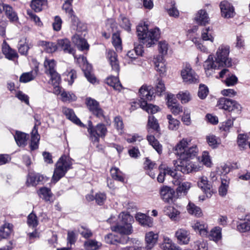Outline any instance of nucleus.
Wrapping results in <instances>:
<instances>
[{
	"mask_svg": "<svg viewBox=\"0 0 250 250\" xmlns=\"http://www.w3.org/2000/svg\"><path fill=\"white\" fill-rule=\"evenodd\" d=\"M144 167L146 170H149L147 173L150 177L152 178H154L155 177V174L153 172H152L151 170L156 168L155 163L148 158H146L144 163Z\"/></svg>",
	"mask_w": 250,
	"mask_h": 250,
	"instance_id": "obj_47",
	"label": "nucleus"
},
{
	"mask_svg": "<svg viewBox=\"0 0 250 250\" xmlns=\"http://www.w3.org/2000/svg\"><path fill=\"white\" fill-rule=\"evenodd\" d=\"M62 100L63 102H72L77 99V97L72 93L63 91L61 93Z\"/></svg>",
	"mask_w": 250,
	"mask_h": 250,
	"instance_id": "obj_58",
	"label": "nucleus"
},
{
	"mask_svg": "<svg viewBox=\"0 0 250 250\" xmlns=\"http://www.w3.org/2000/svg\"><path fill=\"white\" fill-rule=\"evenodd\" d=\"M72 1L73 0H65L62 5V9L65 10L66 13H67L68 14V16L71 18L73 17H74V18L75 17L72 7Z\"/></svg>",
	"mask_w": 250,
	"mask_h": 250,
	"instance_id": "obj_57",
	"label": "nucleus"
},
{
	"mask_svg": "<svg viewBox=\"0 0 250 250\" xmlns=\"http://www.w3.org/2000/svg\"><path fill=\"white\" fill-rule=\"evenodd\" d=\"M196 23L200 25H205L208 23L209 18L208 13L205 10H200L197 12L194 17Z\"/></svg>",
	"mask_w": 250,
	"mask_h": 250,
	"instance_id": "obj_23",
	"label": "nucleus"
},
{
	"mask_svg": "<svg viewBox=\"0 0 250 250\" xmlns=\"http://www.w3.org/2000/svg\"><path fill=\"white\" fill-rule=\"evenodd\" d=\"M110 173L112 178L117 181L124 182V177L122 172L117 167H114L111 168Z\"/></svg>",
	"mask_w": 250,
	"mask_h": 250,
	"instance_id": "obj_44",
	"label": "nucleus"
},
{
	"mask_svg": "<svg viewBox=\"0 0 250 250\" xmlns=\"http://www.w3.org/2000/svg\"><path fill=\"white\" fill-rule=\"evenodd\" d=\"M72 41L79 49L82 50L88 49L89 45L87 42L80 35L77 34L74 35L72 38Z\"/></svg>",
	"mask_w": 250,
	"mask_h": 250,
	"instance_id": "obj_29",
	"label": "nucleus"
},
{
	"mask_svg": "<svg viewBox=\"0 0 250 250\" xmlns=\"http://www.w3.org/2000/svg\"><path fill=\"white\" fill-rule=\"evenodd\" d=\"M204 67L207 75L211 74L209 71L219 69L222 67L221 65H219V63L217 62L216 59H215L214 61H213V58L211 55H209L208 59L205 62Z\"/></svg>",
	"mask_w": 250,
	"mask_h": 250,
	"instance_id": "obj_18",
	"label": "nucleus"
},
{
	"mask_svg": "<svg viewBox=\"0 0 250 250\" xmlns=\"http://www.w3.org/2000/svg\"><path fill=\"white\" fill-rule=\"evenodd\" d=\"M134 222L133 216L127 213L121 212L118 216V223L111 227L112 231L121 234L129 235L132 233V224Z\"/></svg>",
	"mask_w": 250,
	"mask_h": 250,
	"instance_id": "obj_3",
	"label": "nucleus"
},
{
	"mask_svg": "<svg viewBox=\"0 0 250 250\" xmlns=\"http://www.w3.org/2000/svg\"><path fill=\"white\" fill-rule=\"evenodd\" d=\"M88 132L93 141L98 142L99 138H104L106 135L107 130L105 126L103 124H99L93 127L91 121L88 122Z\"/></svg>",
	"mask_w": 250,
	"mask_h": 250,
	"instance_id": "obj_8",
	"label": "nucleus"
},
{
	"mask_svg": "<svg viewBox=\"0 0 250 250\" xmlns=\"http://www.w3.org/2000/svg\"><path fill=\"white\" fill-rule=\"evenodd\" d=\"M107 58L112 69L118 74L120 67L116 53L113 50H109L107 53Z\"/></svg>",
	"mask_w": 250,
	"mask_h": 250,
	"instance_id": "obj_26",
	"label": "nucleus"
},
{
	"mask_svg": "<svg viewBox=\"0 0 250 250\" xmlns=\"http://www.w3.org/2000/svg\"><path fill=\"white\" fill-rule=\"evenodd\" d=\"M58 48H60L65 53L72 54L74 56V50L71 46V42L67 39H59L57 41Z\"/></svg>",
	"mask_w": 250,
	"mask_h": 250,
	"instance_id": "obj_16",
	"label": "nucleus"
},
{
	"mask_svg": "<svg viewBox=\"0 0 250 250\" xmlns=\"http://www.w3.org/2000/svg\"><path fill=\"white\" fill-rule=\"evenodd\" d=\"M187 208L189 214L197 217H200L202 215L201 208L195 206L193 203L189 202Z\"/></svg>",
	"mask_w": 250,
	"mask_h": 250,
	"instance_id": "obj_43",
	"label": "nucleus"
},
{
	"mask_svg": "<svg viewBox=\"0 0 250 250\" xmlns=\"http://www.w3.org/2000/svg\"><path fill=\"white\" fill-rule=\"evenodd\" d=\"M229 47L227 45H221L218 48L214 57L219 65L223 67H230L232 66L231 59L229 57Z\"/></svg>",
	"mask_w": 250,
	"mask_h": 250,
	"instance_id": "obj_6",
	"label": "nucleus"
},
{
	"mask_svg": "<svg viewBox=\"0 0 250 250\" xmlns=\"http://www.w3.org/2000/svg\"><path fill=\"white\" fill-rule=\"evenodd\" d=\"M174 193V190L172 188L167 186L163 187L160 190L161 197L165 202L172 201Z\"/></svg>",
	"mask_w": 250,
	"mask_h": 250,
	"instance_id": "obj_24",
	"label": "nucleus"
},
{
	"mask_svg": "<svg viewBox=\"0 0 250 250\" xmlns=\"http://www.w3.org/2000/svg\"><path fill=\"white\" fill-rule=\"evenodd\" d=\"M192 247L196 250H208V244L206 241H204L202 239L194 241L192 245Z\"/></svg>",
	"mask_w": 250,
	"mask_h": 250,
	"instance_id": "obj_55",
	"label": "nucleus"
},
{
	"mask_svg": "<svg viewBox=\"0 0 250 250\" xmlns=\"http://www.w3.org/2000/svg\"><path fill=\"white\" fill-rule=\"evenodd\" d=\"M37 72L31 71L27 73H23L20 78V81L23 83H27L33 80L36 76Z\"/></svg>",
	"mask_w": 250,
	"mask_h": 250,
	"instance_id": "obj_51",
	"label": "nucleus"
},
{
	"mask_svg": "<svg viewBox=\"0 0 250 250\" xmlns=\"http://www.w3.org/2000/svg\"><path fill=\"white\" fill-rule=\"evenodd\" d=\"M183 179L179 178L177 175L176 179L173 181L174 185L178 186L176 189L177 193H183L186 194L190 188V183L188 182H183Z\"/></svg>",
	"mask_w": 250,
	"mask_h": 250,
	"instance_id": "obj_15",
	"label": "nucleus"
},
{
	"mask_svg": "<svg viewBox=\"0 0 250 250\" xmlns=\"http://www.w3.org/2000/svg\"><path fill=\"white\" fill-rule=\"evenodd\" d=\"M164 211L172 220H177L180 215V212L176 208L171 206H167L165 208Z\"/></svg>",
	"mask_w": 250,
	"mask_h": 250,
	"instance_id": "obj_38",
	"label": "nucleus"
},
{
	"mask_svg": "<svg viewBox=\"0 0 250 250\" xmlns=\"http://www.w3.org/2000/svg\"><path fill=\"white\" fill-rule=\"evenodd\" d=\"M72 159L66 155H62L56 164V168L52 178L54 183L57 182L72 168Z\"/></svg>",
	"mask_w": 250,
	"mask_h": 250,
	"instance_id": "obj_4",
	"label": "nucleus"
},
{
	"mask_svg": "<svg viewBox=\"0 0 250 250\" xmlns=\"http://www.w3.org/2000/svg\"><path fill=\"white\" fill-rule=\"evenodd\" d=\"M217 105L219 108L228 110L235 115L240 114L241 111L242 107L238 103L226 98L219 99Z\"/></svg>",
	"mask_w": 250,
	"mask_h": 250,
	"instance_id": "obj_7",
	"label": "nucleus"
},
{
	"mask_svg": "<svg viewBox=\"0 0 250 250\" xmlns=\"http://www.w3.org/2000/svg\"><path fill=\"white\" fill-rule=\"evenodd\" d=\"M206 140L208 145L212 148H216L221 144V139L215 135H209L206 137Z\"/></svg>",
	"mask_w": 250,
	"mask_h": 250,
	"instance_id": "obj_42",
	"label": "nucleus"
},
{
	"mask_svg": "<svg viewBox=\"0 0 250 250\" xmlns=\"http://www.w3.org/2000/svg\"><path fill=\"white\" fill-rule=\"evenodd\" d=\"M175 236L180 244H188L190 241V233L185 229H178L175 232Z\"/></svg>",
	"mask_w": 250,
	"mask_h": 250,
	"instance_id": "obj_17",
	"label": "nucleus"
},
{
	"mask_svg": "<svg viewBox=\"0 0 250 250\" xmlns=\"http://www.w3.org/2000/svg\"><path fill=\"white\" fill-rule=\"evenodd\" d=\"M198 187L202 190L208 198L211 196L213 189L211 185L208 183L206 177L202 176L199 178L198 182Z\"/></svg>",
	"mask_w": 250,
	"mask_h": 250,
	"instance_id": "obj_13",
	"label": "nucleus"
},
{
	"mask_svg": "<svg viewBox=\"0 0 250 250\" xmlns=\"http://www.w3.org/2000/svg\"><path fill=\"white\" fill-rule=\"evenodd\" d=\"M56 65V62L54 60L46 59L44 62L45 73L48 74L49 73L55 71Z\"/></svg>",
	"mask_w": 250,
	"mask_h": 250,
	"instance_id": "obj_52",
	"label": "nucleus"
},
{
	"mask_svg": "<svg viewBox=\"0 0 250 250\" xmlns=\"http://www.w3.org/2000/svg\"><path fill=\"white\" fill-rule=\"evenodd\" d=\"M248 137L246 134H239L237 137V144L240 149L246 148L249 143L248 142Z\"/></svg>",
	"mask_w": 250,
	"mask_h": 250,
	"instance_id": "obj_50",
	"label": "nucleus"
},
{
	"mask_svg": "<svg viewBox=\"0 0 250 250\" xmlns=\"http://www.w3.org/2000/svg\"><path fill=\"white\" fill-rule=\"evenodd\" d=\"M62 112L66 116L67 118L74 123L80 126H83V124L81 122L80 119L77 117L72 109L67 107H63L62 108Z\"/></svg>",
	"mask_w": 250,
	"mask_h": 250,
	"instance_id": "obj_28",
	"label": "nucleus"
},
{
	"mask_svg": "<svg viewBox=\"0 0 250 250\" xmlns=\"http://www.w3.org/2000/svg\"><path fill=\"white\" fill-rule=\"evenodd\" d=\"M229 180L227 177L221 178V184L219 188V194L221 196H225L228 192Z\"/></svg>",
	"mask_w": 250,
	"mask_h": 250,
	"instance_id": "obj_40",
	"label": "nucleus"
},
{
	"mask_svg": "<svg viewBox=\"0 0 250 250\" xmlns=\"http://www.w3.org/2000/svg\"><path fill=\"white\" fill-rule=\"evenodd\" d=\"M147 140L149 144L155 149L159 154L162 152V146L159 143V141L155 139L153 135H147Z\"/></svg>",
	"mask_w": 250,
	"mask_h": 250,
	"instance_id": "obj_41",
	"label": "nucleus"
},
{
	"mask_svg": "<svg viewBox=\"0 0 250 250\" xmlns=\"http://www.w3.org/2000/svg\"><path fill=\"white\" fill-rule=\"evenodd\" d=\"M181 76L185 82L189 83L198 82V76L189 64H186L181 70Z\"/></svg>",
	"mask_w": 250,
	"mask_h": 250,
	"instance_id": "obj_9",
	"label": "nucleus"
},
{
	"mask_svg": "<svg viewBox=\"0 0 250 250\" xmlns=\"http://www.w3.org/2000/svg\"><path fill=\"white\" fill-rule=\"evenodd\" d=\"M193 158H186L182 159L179 158L177 161H173L175 167V171H179L184 174H188L193 171H197L200 170V167L196 166L190 161Z\"/></svg>",
	"mask_w": 250,
	"mask_h": 250,
	"instance_id": "obj_5",
	"label": "nucleus"
},
{
	"mask_svg": "<svg viewBox=\"0 0 250 250\" xmlns=\"http://www.w3.org/2000/svg\"><path fill=\"white\" fill-rule=\"evenodd\" d=\"M237 229L242 232L250 230V220L245 221L239 223L237 225Z\"/></svg>",
	"mask_w": 250,
	"mask_h": 250,
	"instance_id": "obj_62",
	"label": "nucleus"
},
{
	"mask_svg": "<svg viewBox=\"0 0 250 250\" xmlns=\"http://www.w3.org/2000/svg\"><path fill=\"white\" fill-rule=\"evenodd\" d=\"M105 241L107 244H115L120 242L119 236L112 233L107 234L104 237Z\"/></svg>",
	"mask_w": 250,
	"mask_h": 250,
	"instance_id": "obj_64",
	"label": "nucleus"
},
{
	"mask_svg": "<svg viewBox=\"0 0 250 250\" xmlns=\"http://www.w3.org/2000/svg\"><path fill=\"white\" fill-rule=\"evenodd\" d=\"M212 29L209 27L205 28L202 30V38L204 41H209L211 42H213V37L212 35Z\"/></svg>",
	"mask_w": 250,
	"mask_h": 250,
	"instance_id": "obj_56",
	"label": "nucleus"
},
{
	"mask_svg": "<svg viewBox=\"0 0 250 250\" xmlns=\"http://www.w3.org/2000/svg\"><path fill=\"white\" fill-rule=\"evenodd\" d=\"M135 218L142 226L148 227H151L152 226V219L145 214L138 213L136 214Z\"/></svg>",
	"mask_w": 250,
	"mask_h": 250,
	"instance_id": "obj_25",
	"label": "nucleus"
},
{
	"mask_svg": "<svg viewBox=\"0 0 250 250\" xmlns=\"http://www.w3.org/2000/svg\"><path fill=\"white\" fill-rule=\"evenodd\" d=\"M140 107L148 113L154 114L158 111V107L151 104H148L146 101L141 102Z\"/></svg>",
	"mask_w": 250,
	"mask_h": 250,
	"instance_id": "obj_46",
	"label": "nucleus"
},
{
	"mask_svg": "<svg viewBox=\"0 0 250 250\" xmlns=\"http://www.w3.org/2000/svg\"><path fill=\"white\" fill-rule=\"evenodd\" d=\"M158 238L157 233H155L153 231H149L146 233L145 240L146 242V249L147 250H150L153 248L157 243Z\"/></svg>",
	"mask_w": 250,
	"mask_h": 250,
	"instance_id": "obj_21",
	"label": "nucleus"
},
{
	"mask_svg": "<svg viewBox=\"0 0 250 250\" xmlns=\"http://www.w3.org/2000/svg\"><path fill=\"white\" fill-rule=\"evenodd\" d=\"M161 248L164 250H180L179 247H177L169 238L166 236L164 237Z\"/></svg>",
	"mask_w": 250,
	"mask_h": 250,
	"instance_id": "obj_35",
	"label": "nucleus"
},
{
	"mask_svg": "<svg viewBox=\"0 0 250 250\" xmlns=\"http://www.w3.org/2000/svg\"><path fill=\"white\" fill-rule=\"evenodd\" d=\"M47 75H49L50 77V82L52 85H58L59 84L61 81V77L56 70L49 73Z\"/></svg>",
	"mask_w": 250,
	"mask_h": 250,
	"instance_id": "obj_60",
	"label": "nucleus"
},
{
	"mask_svg": "<svg viewBox=\"0 0 250 250\" xmlns=\"http://www.w3.org/2000/svg\"><path fill=\"white\" fill-rule=\"evenodd\" d=\"M160 127L158 121L154 116H149L148 117V122H147V129L148 132L150 131V129H152L156 131H158Z\"/></svg>",
	"mask_w": 250,
	"mask_h": 250,
	"instance_id": "obj_49",
	"label": "nucleus"
},
{
	"mask_svg": "<svg viewBox=\"0 0 250 250\" xmlns=\"http://www.w3.org/2000/svg\"><path fill=\"white\" fill-rule=\"evenodd\" d=\"M177 97L182 103H187L191 99L189 93L187 91L180 92L177 95Z\"/></svg>",
	"mask_w": 250,
	"mask_h": 250,
	"instance_id": "obj_63",
	"label": "nucleus"
},
{
	"mask_svg": "<svg viewBox=\"0 0 250 250\" xmlns=\"http://www.w3.org/2000/svg\"><path fill=\"white\" fill-rule=\"evenodd\" d=\"M2 51L5 57L9 60H13L18 56L16 51L12 49L5 41L2 43Z\"/></svg>",
	"mask_w": 250,
	"mask_h": 250,
	"instance_id": "obj_27",
	"label": "nucleus"
},
{
	"mask_svg": "<svg viewBox=\"0 0 250 250\" xmlns=\"http://www.w3.org/2000/svg\"><path fill=\"white\" fill-rule=\"evenodd\" d=\"M221 14L225 18H230L235 15L233 6L226 0L223 1L220 4Z\"/></svg>",
	"mask_w": 250,
	"mask_h": 250,
	"instance_id": "obj_11",
	"label": "nucleus"
},
{
	"mask_svg": "<svg viewBox=\"0 0 250 250\" xmlns=\"http://www.w3.org/2000/svg\"><path fill=\"white\" fill-rule=\"evenodd\" d=\"M156 70L160 74H164L166 72V64L164 57L162 55H157L153 59Z\"/></svg>",
	"mask_w": 250,
	"mask_h": 250,
	"instance_id": "obj_19",
	"label": "nucleus"
},
{
	"mask_svg": "<svg viewBox=\"0 0 250 250\" xmlns=\"http://www.w3.org/2000/svg\"><path fill=\"white\" fill-rule=\"evenodd\" d=\"M39 45L41 46L47 53H52L55 52L58 49L57 43L45 41L39 42Z\"/></svg>",
	"mask_w": 250,
	"mask_h": 250,
	"instance_id": "obj_30",
	"label": "nucleus"
},
{
	"mask_svg": "<svg viewBox=\"0 0 250 250\" xmlns=\"http://www.w3.org/2000/svg\"><path fill=\"white\" fill-rule=\"evenodd\" d=\"M210 240L217 242L221 239V229L219 227H215L212 229L208 233V236H206Z\"/></svg>",
	"mask_w": 250,
	"mask_h": 250,
	"instance_id": "obj_37",
	"label": "nucleus"
},
{
	"mask_svg": "<svg viewBox=\"0 0 250 250\" xmlns=\"http://www.w3.org/2000/svg\"><path fill=\"white\" fill-rule=\"evenodd\" d=\"M139 94L141 99L140 104L142 101H146L147 103V101H151L155 97L153 92L151 90L150 87L146 85H143L140 88Z\"/></svg>",
	"mask_w": 250,
	"mask_h": 250,
	"instance_id": "obj_14",
	"label": "nucleus"
},
{
	"mask_svg": "<svg viewBox=\"0 0 250 250\" xmlns=\"http://www.w3.org/2000/svg\"><path fill=\"white\" fill-rule=\"evenodd\" d=\"M3 10L5 11L6 16L11 21H16L18 20L16 13L10 5L5 4V6L3 7Z\"/></svg>",
	"mask_w": 250,
	"mask_h": 250,
	"instance_id": "obj_45",
	"label": "nucleus"
},
{
	"mask_svg": "<svg viewBox=\"0 0 250 250\" xmlns=\"http://www.w3.org/2000/svg\"><path fill=\"white\" fill-rule=\"evenodd\" d=\"M137 35L141 42L147 47H151L160 37V31L157 28L148 30L145 23H140L137 27Z\"/></svg>",
	"mask_w": 250,
	"mask_h": 250,
	"instance_id": "obj_1",
	"label": "nucleus"
},
{
	"mask_svg": "<svg viewBox=\"0 0 250 250\" xmlns=\"http://www.w3.org/2000/svg\"><path fill=\"white\" fill-rule=\"evenodd\" d=\"M159 169L160 173L157 177V181L159 183H163L164 181L165 176L166 174L170 175L174 179H176L177 177V173L169 167L163 168L162 166H160Z\"/></svg>",
	"mask_w": 250,
	"mask_h": 250,
	"instance_id": "obj_22",
	"label": "nucleus"
},
{
	"mask_svg": "<svg viewBox=\"0 0 250 250\" xmlns=\"http://www.w3.org/2000/svg\"><path fill=\"white\" fill-rule=\"evenodd\" d=\"M12 224L6 223L0 228V240L7 238L13 231Z\"/></svg>",
	"mask_w": 250,
	"mask_h": 250,
	"instance_id": "obj_32",
	"label": "nucleus"
},
{
	"mask_svg": "<svg viewBox=\"0 0 250 250\" xmlns=\"http://www.w3.org/2000/svg\"><path fill=\"white\" fill-rule=\"evenodd\" d=\"M112 44L116 51H121L122 49V41L118 33H115L112 35Z\"/></svg>",
	"mask_w": 250,
	"mask_h": 250,
	"instance_id": "obj_53",
	"label": "nucleus"
},
{
	"mask_svg": "<svg viewBox=\"0 0 250 250\" xmlns=\"http://www.w3.org/2000/svg\"><path fill=\"white\" fill-rule=\"evenodd\" d=\"M40 140V135L38 133L36 127L35 126L31 133V139L30 145L32 150H35L38 148V144Z\"/></svg>",
	"mask_w": 250,
	"mask_h": 250,
	"instance_id": "obj_33",
	"label": "nucleus"
},
{
	"mask_svg": "<svg viewBox=\"0 0 250 250\" xmlns=\"http://www.w3.org/2000/svg\"><path fill=\"white\" fill-rule=\"evenodd\" d=\"M47 178L39 173H30L27 177L26 185L28 187L35 186L41 183L47 181Z\"/></svg>",
	"mask_w": 250,
	"mask_h": 250,
	"instance_id": "obj_12",
	"label": "nucleus"
},
{
	"mask_svg": "<svg viewBox=\"0 0 250 250\" xmlns=\"http://www.w3.org/2000/svg\"><path fill=\"white\" fill-rule=\"evenodd\" d=\"M86 104L93 114L98 118L103 117L105 119L104 115V111L101 108L99 103L94 99L90 98L86 99Z\"/></svg>",
	"mask_w": 250,
	"mask_h": 250,
	"instance_id": "obj_10",
	"label": "nucleus"
},
{
	"mask_svg": "<svg viewBox=\"0 0 250 250\" xmlns=\"http://www.w3.org/2000/svg\"><path fill=\"white\" fill-rule=\"evenodd\" d=\"M192 228L196 232H198L202 236H208V225L203 222L196 221L192 224Z\"/></svg>",
	"mask_w": 250,
	"mask_h": 250,
	"instance_id": "obj_20",
	"label": "nucleus"
},
{
	"mask_svg": "<svg viewBox=\"0 0 250 250\" xmlns=\"http://www.w3.org/2000/svg\"><path fill=\"white\" fill-rule=\"evenodd\" d=\"M175 2L174 1H171L167 5V10L170 16L177 17L179 16V11L175 7Z\"/></svg>",
	"mask_w": 250,
	"mask_h": 250,
	"instance_id": "obj_54",
	"label": "nucleus"
},
{
	"mask_svg": "<svg viewBox=\"0 0 250 250\" xmlns=\"http://www.w3.org/2000/svg\"><path fill=\"white\" fill-rule=\"evenodd\" d=\"M101 246V243L94 239H88L83 244V247L85 250H98Z\"/></svg>",
	"mask_w": 250,
	"mask_h": 250,
	"instance_id": "obj_34",
	"label": "nucleus"
},
{
	"mask_svg": "<svg viewBox=\"0 0 250 250\" xmlns=\"http://www.w3.org/2000/svg\"><path fill=\"white\" fill-rule=\"evenodd\" d=\"M40 194L41 197L46 201H50L52 196V193L49 188H42L40 189Z\"/></svg>",
	"mask_w": 250,
	"mask_h": 250,
	"instance_id": "obj_59",
	"label": "nucleus"
},
{
	"mask_svg": "<svg viewBox=\"0 0 250 250\" xmlns=\"http://www.w3.org/2000/svg\"><path fill=\"white\" fill-rule=\"evenodd\" d=\"M47 1L46 0H32L30 7L36 12L41 11L46 6Z\"/></svg>",
	"mask_w": 250,
	"mask_h": 250,
	"instance_id": "obj_36",
	"label": "nucleus"
},
{
	"mask_svg": "<svg viewBox=\"0 0 250 250\" xmlns=\"http://www.w3.org/2000/svg\"><path fill=\"white\" fill-rule=\"evenodd\" d=\"M14 138L18 146L24 147L27 144L28 135L23 132L17 131Z\"/></svg>",
	"mask_w": 250,
	"mask_h": 250,
	"instance_id": "obj_31",
	"label": "nucleus"
},
{
	"mask_svg": "<svg viewBox=\"0 0 250 250\" xmlns=\"http://www.w3.org/2000/svg\"><path fill=\"white\" fill-rule=\"evenodd\" d=\"M19 52L22 55H26L29 49L28 45L26 43V39L21 40L18 44Z\"/></svg>",
	"mask_w": 250,
	"mask_h": 250,
	"instance_id": "obj_61",
	"label": "nucleus"
},
{
	"mask_svg": "<svg viewBox=\"0 0 250 250\" xmlns=\"http://www.w3.org/2000/svg\"><path fill=\"white\" fill-rule=\"evenodd\" d=\"M167 118L168 121V129L171 130H177L180 124V121L173 118L171 115H167Z\"/></svg>",
	"mask_w": 250,
	"mask_h": 250,
	"instance_id": "obj_48",
	"label": "nucleus"
},
{
	"mask_svg": "<svg viewBox=\"0 0 250 250\" xmlns=\"http://www.w3.org/2000/svg\"><path fill=\"white\" fill-rule=\"evenodd\" d=\"M106 83L113 87L115 90L120 91L122 88L119 79L117 77L110 76L106 79Z\"/></svg>",
	"mask_w": 250,
	"mask_h": 250,
	"instance_id": "obj_39",
	"label": "nucleus"
},
{
	"mask_svg": "<svg viewBox=\"0 0 250 250\" xmlns=\"http://www.w3.org/2000/svg\"><path fill=\"white\" fill-rule=\"evenodd\" d=\"M191 140L183 138L180 141L175 147V154L182 159L186 158H194L198 152L196 146H190Z\"/></svg>",
	"mask_w": 250,
	"mask_h": 250,
	"instance_id": "obj_2",
	"label": "nucleus"
}]
</instances>
